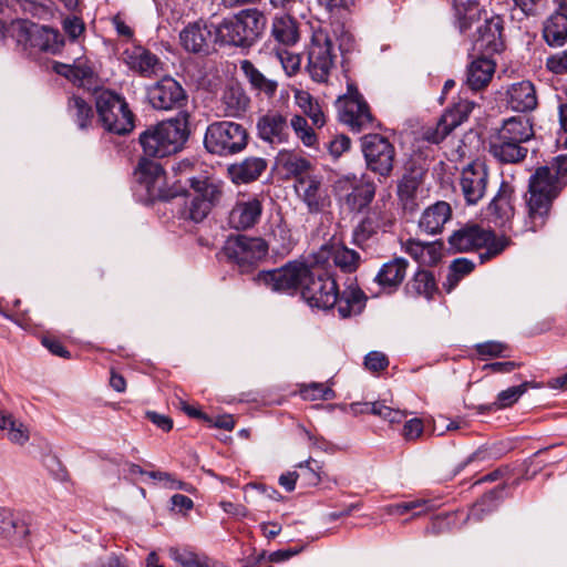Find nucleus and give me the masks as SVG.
Masks as SVG:
<instances>
[{
	"instance_id": "obj_1",
	"label": "nucleus",
	"mask_w": 567,
	"mask_h": 567,
	"mask_svg": "<svg viewBox=\"0 0 567 567\" xmlns=\"http://www.w3.org/2000/svg\"><path fill=\"white\" fill-rule=\"evenodd\" d=\"M189 117L187 111H181L172 118L148 126L138 137L144 155L163 158L181 152L190 136Z\"/></svg>"
},
{
	"instance_id": "obj_2",
	"label": "nucleus",
	"mask_w": 567,
	"mask_h": 567,
	"mask_svg": "<svg viewBox=\"0 0 567 567\" xmlns=\"http://www.w3.org/2000/svg\"><path fill=\"white\" fill-rule=\"evenodd\" d=\"M266 25L267 17L261 10L243 9L215 27L216 39L223 44L248 49L261 38Z\"/></svg>"
},
{
	"instance_id": "obj_3",
	"label": "nucleus",
	"mask_w": 567,
	"mask_h": 567,
	"mask_svg": "<svg viewBox=\"0 0 567 567\" xmlns=\"http://www.w3.org/2000/svg\"><path fill=\"white\" fill-rule=\"evenodd\" d=\"M560 179L548 166L536 168L529 178L527 200L528 224L532 231H537L546 224L553 200L560 192Z\"/></svg>"
},
{
	"instance_id": "obj_4",
	"label": "nucleus",
	"mask_w": 567,
	"mask_h": 567,
	"mask_svg": "<svg viewBox=\"0 0 567 567\" xmlns=\"http://www.w3.org/2000/svg\"><path fill=\"white\" fill-rule=\"evenodd\" d=\"M350 296L343 298L339 293V286H272L276 292H287L289 295H299L311 308L330 309L334 306L342 318L351 315L352 306L360 303L364 293L355 286Z\"/></svg>"
},
{
	"instance_id": "obj_5",
	"label": "nucleus",
	"mask_w": 567,
	"mask_h": 567,
	"mask_svg": "<svg viewBox=\"0 0 567 567\" xmlns=\"http://www.w3.org/2000/svg\"><path fill=\"white\" fill-rule=\"evenodd\" d=\"M255 279L262 284H337L332 266L318 259L312 264L291 260L280 268L259 271Z\"/></svg>"
},
{
	"instance_id": "obj_6",
	"label": "nucleus",
	"mask_w": 567,
	"mask_h": 567,
	"mask_svg": "<svg viewBox=\"0 0 567 567\" xmlns=\"http://www.w3.org/2000/svg\"><path fill=\"white\" fill-rule=\"evenodd\" d=\"M97 124L107 133L126 135L134 128L135 115L125 97L110 89H102L94 95Z\"/></svg>"
},
{
	"instance_id": "obj_7",
	"label": "nucleus",
	"mask_w": 567,
	"mask_h": 567,
	"mask_svg": "<svg viewBox=\"0 0 567 567\" xmlns=\"http://www.w3.org/2000/svg\"><path fill=\"white\" fill-rule=\"evenodd\" d=\"M192 194L186 193L178 218L194 224L202 223L221 198V186L208 177H189Z\"/></svg>"
},
{
	"instance_id": "obj_8",
	"label": "nucleus",
	"mask_w": 567,
	"mask_h": 567,
	"mask_svg": "<svg viewBox=\"0 0 567 567\" xmlns=\"http://www.w3.org/2000/svg\"><path fill=\"white\" fill-rule=\"evenodd\" d=\"M249 142L247 128L233 121H215L210 123L204 134V147L212 154L220 157L234 156L243 152Z\"/></svg>"
},
{
	"instance_id": "obj_9",
	"label": "nucleus",
	"mask_w": 567,
	"mask_h": 567,
	"mask_svg": "<svg viewBox=\"0 0 567 567\" xmlns=\"http://www.w3.org/2000/svg\"><path fill=\"white\" fill-rule=\"evenodd\" d=\"M361 152L369 172L382 183L394 169L396 151L388 137L381 134H367L361 137Z\"/></svg>"
},
{
	"instance_id": "obj_10",
	"label": "nucleus",
	"mask_w": 567,
	"mask_h": 567,
	"mask_svg": "<svg viewBox=\"0 0 567 567\" xmlns=\"http://www.w3.org/2000/svg\"><path fill=\"white\" fill-rule=\"evenodd\" d=\"M221 252L228 261L236 264L241 272H248L267 255L268 245L259 237L237 235L228 237Z\"/></svg>"
},
{
	"instance_id": "obj_11",
	"label": "nucleus",
	"mask_w": 567,
	"mask_h": 567,
	"mask_svg": "<svg viewBox=\"0 0 567 567\" xmlns=\"http://www.w3.org/2000/svg\"><path fill=\"white\" fill-rule=\"evenodd\" d=\"M336 188L348 210L355 214L369 209L377 192L375 183L365 175L346 176L338 181Z\"/></svg>"
},
{
	"instance_id": "obj_12",
	"label": "nucleus",
	"mask_w": 567,
	"mask_h": 567,
	"mask_svg": "<svg viewBox=\"0 0 567 567\" xmlns=\"http://www.w3.org/2000/svg\"><path fill=\"white\" fill-rule=\"evenodd\" d=\"M146 97L153 109L158 111H184L188 95L182 84L166 75L146 87Z\"/></svg>"
},
{
	"instance_id": "obj_13",
	"label": "nucleus",
	"mask_w": 567,
	"mask_h": 567,
	"mask_svg": "<svg viewBox=\"0 0 567 567\" xmlns=\"http://www.w3.org/2000/svg\"><path fill=\"white\" fill-rule=\"evenodd\" d=\"M467 35L473 51L485 55L501 53L505 48L504 20L501 16H486L475 31Z\"/></svg>"
},
{
	"instance_id": "obj_14",
	"label": "nucleus",
	"mask_w": 567,
	"mask_h": 567,
	"mask_svg": "<svg viewBox=\"0 0 567 567\" xmlns=\"http://www.w3.org/2000/svg\"><path fill=\"white\" fill-rule=\"evenodd\" d=\"M339 117L352 132H361L373 126V115L354 85H348V93L340 100Z\"/></svg>"
},
{
	"instance_id": "obj_15",
	"label": "nucleus",
	"mask_w": 567,
	"mask_h": 567,
	"mask_svg": "<svg viewBox=\"0 0 567 567\" xmlns=\"http://www.w3.org/2000/svg\"><path fill=\"white\" fill-rule=\"evenodd\" d=\"M336 58L332 40L323 33L315 34L308 49L306 66L310 78L318 83L327 82Z\"/></svg>"
},
{
	"instance_id": "obj_16",
	"label": "nucleus",
	"mask_w": 567,
	"mask_h": 567,
	"mask_svg": "<svg viewBox=\"0 0 567 567\" xmlns=\"http://www.w3.org/2000/svg\"><path fill=\"white\" fill-rule=\"evenodd\" d=\"M53 71L78 87L92 92L93 95L104 89L93 64L85 59H76L72 64L54 62Z\"/></svg>"
},
{
	"instance_id": "obj_17",
	"label": "nucleus",
	"mask_w": 567,
	"mask_h": 567,
	"mask_svg": "<svg viewBox=\"0 0 567 567\" xmlns=\"http://www.w3.org/2000/svg\"><path fill=\"white\" fill-rule=\"evenodd\" d=\"M394 217L391 213L379 206L365 210L364 216L353 228L352 243L363 247L380 230L389 231L394 225Z\"/></svg>"
},
{
	"instance_id": "obj_18",
	"label": "nucleus",
	"mask_w": 567,
	"mask_h": 567,
	"mask_svg": "<svg viewBox=\"0 0 567 567\" xmlns=\"http://www.w3.org/2000/svg\"><path fill=\"white\" fill-rule=\"evenodd\" d=\"M474 105V102L468 100L454 103L442 114L435 127L426 130L425 140L433 144L441 143L454 128L467 121Z\"/></svg>"
},
{
	"instance_id": "obj_19",
	"label": "nucleus",
	"mask_w": 567,
	"mask_h": 567,
	"mask_svg": "<svg viewBox=\"0 0 567 567\" xmlns=\"http://www.w3.org/2000/svg\"><path fill=\"white\" fill-rule=\"evenodd\" d=\"M31 515L0 507V537L13 546H22L30 535Z\"/></svg>"
},
{
	"instance_id": "obj_20",
	"label": "nucleus",
	"mask_w": 567,
	"mask_h": 567,
	"mask_svg": "<svg viewBox=\"0 0 567 567\" xmlns=\"http://www.w3.org/2000/svg\"><path fill=\"white\" fill-rule=\"evenodd\" d=\"M487 182L488 172L483 162L474 161L463 168L460 186L464 199L468 205H475L483 198Z\"/></svg>"
},
{
	"instance_id": "obj_21",
	"label": "nucleus",
	"mask_w": 567,
	"mask_h": 567,
	"mask_svg": "<svg viewBox=\"0 0 567 567\" xmlns=\"http://www.w3.org/2000/svg\"><path fill=\"white\" fill-rule=\"evenodd\" d=\"M257 136L270 145L288 142L290 126L287 117L277 111H269L258 117L256 123Z\"/></svg>"
},
{
	"instance_id": "obj_22",
	"label": "nucleus",
	"mask_w": 567,
	"mask_h": 567,
	"mask_svg": "<svg viewBox=\"0 0 567 567\" xmlns=\"http://www.w3.org/2000/svg\"><path fill=\"white\" fill-rule=\"evenodd\" d=\"M491 239V230H485L477 224H466L453 231L449 237V250L464 252L482 248Z\"/></svg>"
},
{
	"instance_id": "obj_23",
	"label": "nucleus",
	"mask_w": 567,
	"mask_h": 567,
	"mask_svg": "<svg viewBox=\"0 0 567 567\" xmlns=\"http://www.w3.org/2000/svg\"><path fill=\"white\" fill-rule=\"evenodd\" d=\"M134 177L138 184L145 187L152 198H165L162 195L165 172L159 163L151 161L144 155L134 169Z\"/></svg>"
},
{
	"instance_id": "obj_24",
	"label": "nucleus",
	"mask_w": 567,
	"mask_h": 567,
	"mask_svg": "<svg viewBox=\"0 0 567 567\" xmlns=\"http://www.w3.org/2000/svg\"><path fill=\"white\" fill-rule=\"evenodd\" d=\"M453 24L461 34H467L474 27L476 28L486 17V11L482 9L476 0L452 2Z\"/></svg>"
},
{
	"instance_id": "obj_25",
	"label": "nucleus",
	"mask_w": 567,
	"mask_h": 567,
	"mask_svg": "<svg viewBox=\"0 0 567 567\" xmlns=\"http://www.w3.org/2000/svg\"><path fill=\"white\" fill-rule=\"evenodd\" d=\"M212 30L199 21L187 24L179 33L181 45L194 54H208Z\"/></svg>"
},
{
	"instance_id": "obj_26",
	"label": "nucleus",
	"mask_w": 567,
	"mask_h": 567,
	"mask_svg": "<svg viewBox=\"0 0 567 567\" xmlns=\"http://www.w3.org/2000/svg\"><path fill=\"white\" fill-rule=\"evenodd\" d=\"M268 162L264 157L247 156L228 166V175L236 185L250 184L266 172Z\"/></svg>"
},
{
	"instance_id": "obj_27",
	"label": "nucleus",
	"mask_w": 567,
	"mask_h": 567,
	"mask_svg": "<svg viewBox=\"0 0 567 567\" xmlns=\"http://www.w3.org/2000/svg\"><path fill=\"white\" fill-rule=\"evenodd\" d=\"M506 104L512 111L532 112L537 107L536 89L530 81L513 83L506 91Z\"/></svg>"
},
{
	"instance_id": "obj_28",
	"label": "nucleus",
	"mask_w": 567,
	"mask_h": 567,
	"mask_svg": "<svg viewBox=\"0 0 567 567\" xmlns=\"http://www.w3.org/2000/svg\"><path fill=\"white\" fill-rule=\"evenodd\" d=\"M240 70L256 96H264L267 100L275 97L278 90V82L276 80L267 78L249 60H243L240 62Z\"/></svg>"
},
{
	"instance_id": "obj_29",
	"label": "nucleus",
	"mask_w": 567,
	"mask_h": 567,
	"mask_svg": "<svg viewBox=\"0 0 567 567\" xmlns=\"http://www.w3.org/2000/svg\"><path fill=\"white\" fill-rule=\"evenodd\" d=\"M261 213L262 204L256 197L238 202L229 214V223L236 229H248L259 221Z\"/></svg>"
},
{
	"instance_id": "obj_30",
	"label": "nucleus",
	"mask_w": 567,
	"mask_h": 567,
	"mask_svg": "<svg viewBox=\"0 0 567 567\" xmlns=\"http://www.w3.org/2000/svg\"><path fill=\"white\" fill-rule=\"evenodd\" d=\"M451 217L452 208L450 204L443 200L436 202L422 213L419 228L429 235H436L442 231L445 223Z\"/></svg>"
},
{
	"instance_id": "obj_31",
	"label": "nucleus",
	"mask_w": 567,
	"mask_h": 567,
	"mask_svg": "<svg viewBox=\"0 0 567 567\" xmlns=\"http://www.w3.org/2000/svg\"><path fill=\"white\" fill-rule=\"evenodd\" d=\"M523 144L496 135L489 142V153L502 163L516 164L527 156L528 150Z\"/></svg>"
},
{
	"instance_id": "obj_32",
	"label": "nucleus",
	"mask_w": 567,
	"mask_h": 567,
	"mask_svg": "<svg viewBox=\"0 0 567 567\" xmlns=\"http://www.w3.org/2000/svg\"><path fill=\"white\" fill-rule=\"evenodd\" d=\"M289 11L276 14L271 22V37L280 44L286 47L295 45L299 39L298 21Z\"/></svg>"
},
{
	"instance_id": "obj_33",
	"label": "nucleus",
	"mask_w": 567,
	"mask_h": 567,
	"mask_svg": "<svg viewBox=\"0 0 567 567\" xmlns=\"http://www.w3.org/2000/svg\"><path fill=\"white\" fill-rule=\"evenodd\" d=\"M489 56L482 54L468 65L466 83L470 89L478 91L492 80L496 63Z\"/></svg>"
},
{
	"instance_id": "obj_34",
	"label": "nucleus",
	"mask_w": 567,
	"mask_h": 567,
	"mask_svg": "<svg viewBox=\"0 0 567 567\" xmlns=\"http://www.w3.org/2000/svg\"><path fill=\"white\" fill-rule=\"evenodd\" d=\"M224 115L227 117H244L250 107V97L239 85L228 86L221 96Z\"/></svg>"
},
{
	"instance_id": "obj_35",
	"label": "nucleus",
	"mask_w": 567,
	"mask_h": 567,
	"mask_svg": "<svg viewBox=\"0 0 567 567\" xmlns=\"http://www.w3.org/2000/svg\"><path fill=\"white\" fill-rule=\"evenodd\" d=\"M543 39L550 48H561L567 43V16L555 10L543 24Z\"/></svg>"
},
{
	"instance_id": "obj_36",
	"label": "nucleus",
	"mask_w": 567,
	"mask_h": 567,
	"mask_svg": "<svg viewBox=\"0 0 567 567\" xmlns=\"http://www.w3.org/2000/svg\"><path fill=\"white\" fill-rule=\"evenodd\" d=\"M497 136L512 140V142L526 143L534 136L533 123L525 116H512L504 120Z\"/></svg>"
},
{
	"instance_id": "obj_37",
	"label": "nucleus",
	"mask_w": 567,
	"mask_h": 567,
	"mask_svg": "<svg viewBox=\"0 0 567 567\" xmlns=\"http://www.w3.org/2000/svg\"><path fill=\"white\" fill-rule=\"evenodd\" d=\"M297 190H302L301 197L309 213H320L326 206V197L321 192V182L315 177L300 178Z\"/></svg>"
},
{
	"instance_id": "obj_38",
	"label": "nucleus",
	"mask_w": 567,
	"mask_h": 567,
	"mask_svg": "<svg viewBox=\"0 0 567 567\" xmlns=\"http://www.w3.org/2000/svg\"><path fill=\"white\" fill-rule=\"evenodd\" d=\"M512 193V187L503 182L497 194L489 203L487 210L489 215L495 217V224L503 225L513 216L514 209L511 204Z\"/></svg>"
},
{
	"instance_id": "obj_39",
	"label": "nucleus",
	"mask_w": 567,
	"mask_h": 567,
	"mask_svg": "<svg viewBox=\"0 0 567 567\" xmlns=\"http://www.w3.org/2000/svg\"><path fill=\"white\" fill-rule=\"evenodd\" d=\"M66 112L80 130L86 131L92 126L94 118L93 109L83 97L71 95L68 99Z\"/></svg>"
},
{
	"instance_id": "obj_40",
	"label": "nucleus",
	"mask_w": 567,
	"mask_h": 567,
	"mask_svg": "<svg viewBox=\"0 0 567 567\" xmlns=\"http://www.w3.org/2000/svg\"><path fill=\"white\" fill-rule=\"evenodd\" d=\"M504 485H499L485 493L481 499L473 504L467 514V519L482 522L485 517L494 513L498 507L501 493L504 491Z\"/></svg>"
},
{
	"instance_id": "obj_41",
	"label": "nucleus",
	"mask_w": 567,
	"mask_h": 567,
	"mask_svg": "<svg viewBox=\"0 0 567 567\" xmlns=\"http://www.w3.org/2000/svg\"><path fill=\"white\" fill-rule=\"evenodd\" d=\"M529 385V382H523L519 385L511 386L504 391H501L495 402L488 404H480L475 406V409L477 413L484 414L512 406L526 392Z\"/></svg>"
},
{
	"instance_id": "obj_42",
	"label": "nucleus",
	"mask_w": 567,
	"mask_h": 567,
	"mask_svg": "<svg viewBox=\"0 0 567 567\" xmlns=\"http://www.w3.org/2000/svg\"><path fill=\"white\" fill-rule=\"evenodd\" d=\"M409 262L402 257L385 262L377 274L375 284H402L406 276Z\"/></svg>"
},
{
	"instance_id": "obj_43",
	"label": "nucleus",
	"mask_w": 567,
	"mask_h": 567,
	"mask_svg": "<svg viewBox=\"0 0 567 567\" xmlns=\"http://www.w3.org/2000/svg\"><path fill=\"white\" fill-rule=\"evenodd\" d=\"M421 185V177L414 174H404L398 184V196L405 210L416 207V192Z\"/></svg>"
},
{
	"instance_id": "obj_44",
	"label": "nucleus",
	"mask_w": 567,
	"mask_h": 567,
	"mask_svg": "<svg viewBox=\"0 0 567 567\" xmlns=\"http://www.w3.org/2000/svg\"><path fill=\"white\" fill-rule=\"evenodd\" d=\"M277 163L288 175L298 178V181L305 178L303 174H306L311 166L310 162L305 157L287 151L278 154Z\"/></svg>"
},
{
	"instance_id": "obj_45",
	"label": "nucleus",
	"mask_w": 567,
	"mask_h": 567,
	"mask_svg": "<svg viewBox=\"0 0 567 567\" xmlns=\"http://www.w3.org/2000/svg\"><path fill=\"white\" fill-rule=\"evenodd\" d=\"M404 250L419 262H435L440 258L435 243H422L410 238L404 244Z\"/></svg>"
},
{
	"instance_id": "obj_46",
	"label": "nucleus",
	"mask_w": 567,
	"mask_h": 567,
	"mask_svg": "<svg viewBox=\"0 0 567 567\" xmlns=\"http://www.w3.org/2000/svg\"><path fill=\"white\" fill-rule=\"evenodd\" d=\"M25 33L30 47L38 48L41 51H51L53 49L51 41H55L58 38V33L52 29L37 24H32L25 30Z\"/></svg>"
},
{
	"instance_id": "obj_47",
	"label": "nucleus",
	"mask_w": 567,
	"mask_h": 567,
	"mask_svg": "<svg viewBox=\"0 0 567 567\" xmlns=\"http://www.w3.org/2000/svg\"><path fill=\"white\" fill-rule=\"evenodd\" d=\"M132 59V69L136 70L142 76H152L161 69L159 59L147 50H141Z\"/></svg>"
},
{
	"instance_id": "obj_48",
	"label": "nucleus",
	"mask_w": 567,
	"mask_h": 567,
	"mask_svg": "<svg viewBox=\"0 0 567 567\" xmlns=\"http://www.w3.org/2000/svg\"><path fill=\"white\" fill-rule=\"evenodd\" d=\"M298 482L300 487H313L321 482V467L313 458H309L297 465Z\"/></svg>"
},
{
	"instance_id": "obj_49",
	"label": "nucleus",
	"mask_w": 567,
	"mask_h": 567,
	"mask_svg": "<svg viewBox=\"0 0 567 567\" xmlns=\"http://www.w3.org/2000/svg\"><path fill=\"white\" fill-rule=\"evenodd\" d=\"M360 406V412L371 413L374 415H379L382 419L389 421L390 423H400L405 417V413L400 410H394L390 406L384 405L380 402H373V403H357L353 404V408Z\"/></svg>"
},
{
	"instance_id": "obj_50",
	"label": "nucleus",
	"mask_w": 567,
	"mask_h": 567,
	"mask_svg": "<svg viewBox=\"0 0 567 567\" xmlns=\"http://www.w3.org/2000/svg\"><path fill=\"white\" fill-rule=\"evenodd\" d=\"M474 349L481 360H487L489 358H509V347L504 342L486 341L475 344Z\"/></svg>"
},
{
	"instance_id": "obj_51",
	"label": "nucleus",
	"mask_w": 567,
	"mask_h": 567,
	"mask_svg": "<svg viewBox=\"0 0 567 567\" xmlns=\"http://www.w3.org/2000/svg\"><path fill=\"white\" fill-rule=\"evenodd\" d=\"M360 255L347 247H340L333 252V264L343 272H352L358 268Z\"/></svg>"
},
{
	"instance_id": "obj_52",
	"label": "nucleus",
	"mask_w": 567,
	"mask_h": 567,
	"mask_svg": "<svg viewBox=\"0 0 567 567\" xmlns=\"http://www.w3.org/2000/svg\"><path fill=\"white\" fill-rule=\"evenodd\" d=\"M426 511L425 501H410L401 502L398 504H390L385 507V512L389 515H405L412 513V517L420 516Z\"/></svg>"
},
{
	"instance_id": "obj_53",
	"label": "nucleus",
	"mask_w": 567,
	"mask_h": 567,
	"mask_svg": "<svg viewBox=\"0 0 567 567\" xmlns=\"http://www.w3.org/2000/svg\"><path fill=\"white\" fill-rule=\"evenodd\" d=\"M507 238H497L495 234L491 231V239H488V241L483 245V247H485V251L478 256L481 262H485L486 260H489L499 255L507 247Z\"/></svg>"
},
{
	"instance_id": "obj_54",
	"label": "nucleus",
	"mask_w": 567,
	"mask_h": 567,
	"mask_svg": "<svg viewBox=\"0 0 567 567\" xmlns=\"http://www.w3.org/2000/svg\"><path fill=\"white\" fill-rule=\"evenodd\" d=\"M301 394L307 400H330L334 398V391L322 383L305 385Z\"/></svg>"
},
{
	"instance_id": "obj_55",
	"label": "nucleus",
	"mask_w": 567,
	"mask_h": 567,
	"mask_svg": "<svg viewBox=\"0 0 567 567\" xmlns=\"http://www.w3.org/2000/svg\"><path fill=\"white\" fill-rule=\"evenodd\" d=\"M546 68L556 75L567 74V49L549 55L546 59Z\"/></svg>"
},
{
	"instance_id": "obj_56",
	"label": "nucleus",
	"mask_w": 567,
	"mask_h": 567,
	"mask_svg": "<svg viewBox=\"0 0 567 567\" xmlns=\"http://www.w3.org/2000/svg\"><path fill=\"white\" fill-rule=\"evenodd\" d=\"M549 451V447H546V449H542L539 451H537L536 453H534L529 458L528 461L526 462V470H525V473H524V477L526 480H532L536 476V474L545 466L548 465V462L546 461H537L539 457L544 456L545 454H547V452Z\"/></svg>"
},
{
	"instance_id": "obj_57",
	"label": "nucleus",
	"mask_w": 567,
	"mask_h": 567,
	"mask_svg": "<svg viewBox=\"0 0 567 567\" xmlns=\"http://www.w3.org/2000/svg\"><path fill=\"white\" fill-rule=\"evenodd\" d=\"M277 55L281 62V65L288 75H293L299 71L301 58L287 50L278 51Z\"/></svg>"
},
{
	"instance_id": "obj_58",
	"label": "nucleus",
	"mask_w": 567,
	"mask_h": 567,
	"mask_svg": "<svg viewBox=\"0 0 567 567\" xmlns=\"http://www.w3.org/2000/svg\"><path fill=\"white\" fill-rule=\"evenodd\" d=\"M475 265L473 261H471L467 258H457L452 261L450 266V280H461L465 275H468L473 269Z\"/></svg>"
},
{
	"instance_id": "obj_59",
	"label": "nucleus",
	"mask_w": 567,
	"mask_h": 567,
	"mask_svg": "<svg viewBox=\"0 0 567 567\" xmlns=\"http://www.w3.org/2000/svg\"><path fill=\"white\" fill-rule=\"evenodd\" d=\"M364 365L369 371L380 372L388 368L389 359L380 351H371L364 358Z\"/></svg>"
},
{
	"instance_id": "obj_60",
	"label": "nucleus",
	"mask_w": 567,
	"mask_h": 567,
	"mask_svg": "<svg viewBox=\"0 0 567 567\" xmlns=\"http://www.w3.org/2000/svg\"><path fill=\"white\" fill-rule=\"evenodd\" d=\"M424 425L421 419L414 417L406 421L402 429V435L406 441L416 440L422 435Z\"/></svg>"
},
{
	"instance_id": "obj_61",
	"label": "nucleus",
	"mask_w": 567,
	"mask_h": 567,
	"mask_svg": "<svg viewBox=\"0 0 567 567\" xmlns=\"http://www.w3.org/2000/svg\"><path fill=\"white\" fill-rule=\"evenodd\" d=\"M41 340H42L43 347H45L52 354L64 358V359L71 358L70 351L66 350V348L63 346V343L59 339L51 337V336H44V337H42Z\"/></svg>"
},
{
	"instance_id": "obj_62",
	"label": "nucleus",
	"mask_w": 567,
	"mask_h": 567,
	"mask_svg": "<svg viewBox=\"0 0 567 567\" xmlns=\"http://www.w3.org/2000/svg\"><path fill=\"white\" fill-rule=\"evenodd\" d=\"M63 30L71 39L75 40L84 32V22L79 17H68L63 21Z\"/></svg>"
},
{
	"instance_id": "obj_63",
	"label": "nucleus",
	"mask_w": 567,
	"mask_h": 567,
	"mask_svg": "<svg viewBox=\"0 0 567 567\" xmlns=\"http://www.w3.org/2000/svg\"><path fill=\"white\" fill-rule=\"evenodd\" d=\"M350 146L351 140L344 134L336 136L328 144L329 152L334 158L340 157L344 152L349 151Z\"/></svg>"
},
{
	"instance_id": "obj_64",
	"label": "nucleus",
	"mask_w": 567,
	"mask_h": 567,
	"mask_svg": "<svg viewBox=\"0 0 567 567\" xmlns=\"http://www.w3.org/2000/svg\"><path fill=\"white\" fill-rule=\"evenodd\" d=\"M526 17H536L545 6V0H513Z\"/></svg>"
}]
</instances>
